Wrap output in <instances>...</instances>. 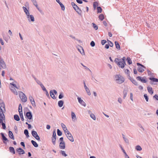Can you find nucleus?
Listing matches in <instances>:
<instances>
[{
	"mask_svg": "<svg viewBox=\"0 0 158 158\" xmlns=\"http://www.w3.org/2000/svg\"><path fill=\"white\" fill-rule=\"evenodd\" d=\"M71 5L73 9L79 15H81L82 11L79 8V7L74 2H72Z\"/></svg>",
	"mask_w": 158,
	"mask_h": 158,
	"instance_id": "3",
	"label": "nucleus"
},
{
	"mask_svg": "<svg viewBox=\"0 0 158 158\" xmlns=\"http://www.w3.org/2000/svg\"><path fill=\"white\" fill-rule=\"evenodd\" d=\"M106 42V40H102L101 41V44L102 45H104Z\"/></svg>",
	"mask_w": 158,
	"mask_h": 158,
	"instance_id": "59",
	"label": "nucleus"
},
{
	"mask_svg": "<svg viewBox=\"0 0 158 158\" xmlns=\"http://www.w3.org/2000/svg\"><path fill=\"white\" fill-rule=\"evenodd\" d=\"M24 133L25 135L27 138H28L29 137V132L27 130L25 129L24 130Z\"/></svg>",
	"mask_w": 158,
	"mask_h": 158,
	"instance_id": "32",
	"label": "nucleus"
},
{
	"mask_svg": "<svg viewBox=\"0 0 158 158\" xmlns=\"http://www.w3.org/2000/svg\"><path fill=\"white\" fill-rule=\"evenodd\" d=\"M143 96L145 98L146 101L148 102V97L146 94H145L143 95Z\"/></svg>",
	"mask_w": 158,
	"mask_h": 158,
	"instance_id": "49",
	"label": "nucleus"
},
{
	"mask_svg": "<svg viewBox=\"0 0 158 158\" xmlns=\"http://www.w3.org/2000/svg\"><path fill=\"white\" fill-rule=\"evenodd\" d=\"M123 139H124V141H125V142L126 143H127L128 144L129 143V140L127 139L126 138H125Z\"/></svg>",
	"mask_w": 158,
	"mask_h": 158,
	"instance_id": "63",
	"label": "nucleus"
},
{
	"mask_svg": "<svg viewBox=\"0 0 158 158\" xmlns=\"http://www.w3.org/2000/svg\"><path fill=\"white\" fill-rule=\"evenodd\" d=\"M52 138H53L54 139L56 138V131L55 130H54L53 132Z\"/></svg>",
	"mask_w": 158,
	"mask_h": 158,
	"instance_id": "47",
	"label": "nucleus"
},
{
	"mask_svg": "<svg viewBox=\"0 0 158 158\" xmlns=\"http://www.w3.org/2000/svg\"><path fill=\"white\" fill-rule=\"evenodd\" d=\"M19 113L22 112V108L21 104H19Z\"/></svg>",
	"mask_w": 158,
	"mask_h": 158,
	"instance_id": "40",
	"label": "nucleus"
},
{
	"mask_svg": "<svg viewBox=\"0 0 158 158\" xmlns=\"http://www.w3.org/2000/svg\"><path fill=\"white\" fill-rule=\"evenodd\" d=\"M127 60L129 64H131L132 63V61L130 57H127Z\"/></svg>",
	"mask_w": 158,
	"mask_h": 158,
	"instance_id": "33",
	"label": "nucleus"
},
{
	"mask_svg": "<svg viewBox=\"0 0 158 158\" xmlns=\"http://www.w3.org/2000/svg\"><path fill=\"white\" fill-rule=\"evenodd\" d=\"M8 135L9 137L11 139H12L13 140H14L15 139V138L13 135V133L11 131H9Z\"/></svg>",
	"mask_w": 158,
	"mask_h": 158,
	"instance_id": "16",
	"label": "nucleus"
},
{
	"mask_svg": "<svg viewBox=\"0 0 158 158\" xmlns=\"http://www.w3.org/2000/svg\"><path fill=\"white\" fill-rule=\"evenodd\" d=\"M28 20L29 22H34L35 21V19L33 16L32 15H27Z\"/></svg>",
	"mask_w": 158,
	"mask_h": 158,
	"instance_id": "12",
	"label": "nucleus"
},
{
	"mask_svg": "<svg viewBox=\"0 0 158 158\" xmlns=\"http://www.w3.org/2000/svg\"><path fill=\"white\" fill-rule=\"evenodd\" d=\"M90 117L94 120H96V117L93 114H91L90 115Z\"/></svg>",
	"mask_w": 158,
	"mask_h": 158,
	"instance_id": "46",
	"label": "nucleus"
},
{
	"mask_svg": "<svg viewBox=\"0 0 158 158\" xmlns=\"http://www.w3.org/2000/svg\"><path fill=\"white\" fill-rule=\"evenodd\" d=\"M85 90L87 94L88 95L90 96L91 95V93L89 88H87L85 89Z\"/></svg>",
	"mask_w": 158,
	"mask_h": 158,
	"instance_id": "44",
	"label": "nucleus"
},
{
	"mask_svg": "<svg viewBox=\"0 0 158 158\" xmlns=\"http://www.w3.org/2000/svg\"><path fill=\"white\" fill-rule=\"evenodd\" d=\"M71 117L73 120V121L74 119L75 120L76 119V116L75 113L73 112H71Z\"/></svg>",
	"mask_w": 158,
	"mask_h": 158,
	"instance_id": "24",
	"label": "nucleus"
},
{
	"mask_svg": "<svg viewBox=\"0 0 158 158\" xmlns=\"http://www.w3.org/2000/svg\"><path fill=\"white\" fill-rule=\"evenodd\" d=\"M61 126L63 130H65V131H67V129L66 126L63 123H61Z\"/></svg>",
	"mask_w": 158,
	"mask_h": 158,
	"instance_id": "36",
	"label": "nucleus"
},
{
	"mask_svg": "<svg viewBox=\"0 0 158 158\" xmlns=\"http://www.w3.org/2000/svg\"><path fill=\"white\" fill-rule=\"evenodd\" d=\"M20 144L21 146L23 147V148L25 149V145L24 144V143L23 142H22L20 143Z\"/></svg>",
	"mask_w": 158,
	"mask_h": 158,
	"instance_id": "60",
	"label": "nucleus"
},
{
	"mask_svg": "<svg viewBox=\"0 0 158 158\" xmlns=\"http://www.w3.org/2000/svg\"><path fill=\"white\" fill-rule=\"evenodd\" d=\"M9 151L10 152L12 153L13 154H15V151L14 148L12 147H10L9 148Z\"/></svg>",
	"mask_w": 158,
	"mask_h": 158,
	"instance_id": "20",
	"label": "nucleus"
},
{
	"mask_svg": "<svg viewBox=\"0 0 158 158\" xmlns=\"http://www.w3.org/2000/svg\"><path fill=\"white\" fill-rule=\"evenodd\" d=\"M40 86L41 87L42 89L44 91H46L47 89H46L44 87V85H43V84H42V85H41Z\"/></svg>",
	"mask_w": 158,
	"mask_h": 158,
	"instance_id": "57",
	"label": "nucleus"
},
{
	"mask_svg": "<svg viewBox=\"0 0 158 158\" xmlns=\"http://www.w3.org/2000/svg\"><path fill=\"white\" fill-rule=\"evenodd\" d=\"M4 119V122L5 123V115H4L2 116V115H0V119Z\"/></svg>",
	"mask_w": 158,
	"mask_h": 158,
	"instance_id": "52",
	"label": "nucleus"
},
{
	"mask_svg": "<svg viewBox=\"0 0 158 158\" xmlns=\"http://www.w3.org/2000/svg\"><path fill=\"white\" fill-rule=\"evenodd\" d=\"M114 43L116 46V48L118 50H120V47L118 42L117 41H115L114 42Z\"/></svg>",
	"mask_w": 158,
	"mask_h": 158,
	"instance_id": "23",
	"label": "nucleus"
},
{
	"mask_svg": "<svg viewBox=\"0 0 158 158\" xmlns=\"http://www.w3.org/2000/svg\"><path fill=\"white\" fill-rule=\"evenodd\" d=\"M128 92V90L127 89H124L123 91V99H125L127 95V93Z\"/></svg>",
	"mask_w": 158,
	"mask_h": 158,
	"instance_id": "25",
	"label": "nucleus"
},
{
	"mask_svg": "<svg viewBox=\"0 0 158 158\" xmlns=\"http://www.w3.org/2000/svg\"><path fill=\"white\" fill-rule=\"evenodd\" d=\"M64 97L63 94L62 92H61L59 95V98L60 99H61L62 98Z\"/></svg>",
	"mask_w": 158,
	"mask_h": 158,
	"instance_id": "50",
	"label": "nucleus"
},
{
	"mask_svg": "<svg viewBox=\"0 0 158 158\" xmlns=\"http://www.w3.org/2000/svg\"><path fill=\"white\" fill-rule=\"evenodd\" d=\"M99 19L101 21L103 20L104 19V16L103 14H101L99 16Z\"/></svg>",
	"mask_w": 158,
	"mask_h": 158,
	"instance_id": "38",
	"label": "nucleus"
},
{
	"mask_svg": "<svg viewBox=\"0 0 158 158\" xmlns=\"http://www.w3.org/2000/svg\"><path fill=\"white\" fill-rule=\"evenodd\" d=\"M81 49L78 48V50L80 52V53L82 55H85V52L83 48L81 46L80 47Z\"/></svg>",
	"mask_w": 158,
	"mask_h": 158,
	"instance_id": "18",
	"label": "nucleus"
},
{
	"mask_svg": "<svg viewBox=\"0 0 158 158\" xmlns=\"http://www.w3.org/2000/svg\"><path fill=\"white\" fill-rule=\"evenodd\" d=\"M98 3L97 2H94L93 3V7L94 10H95L97 6H98Z\"/></svg>",
	"mask_w": 158,
	"mask_h": 158,
	"instance_id": "37",
	"label": "nucleus"
},
{
	"mask_svg": "<svg viewBox=\"0 0 158 158\" xmlns=\"http://www.w3.org/2000/svg\"><path fill=\"white\" fill-rule=\"evenodd\" d=\"M56 1L60 4V7L61 8L62 10H65V7L63 4L60 2V0H56Z\"/></svg>",
	"mask_w": 158,
	"mask_h": 158,
	"instance_id": "17",
	"label": "nucleus"
},
{
	"mask_svg": "<svg viewBox=\"0 0 158 158\" xmlns=\"http://www.w3.org/2000/svg\"><path fill=\"white\" fill-rule=\"evenodd\" d=\"M60 152L61 153L62 155L64 156H67V155L65 153V151H64L61 150Z\"/></svg>",
	"mask_w": 158,
	"mask_h": 158,
	"instance_id": "48",
	"label": "nucleus"
},
{
	"mask_svg": "<svg viewBox=\"0 0 158 158\" xmlns=\"http://www.w3.org/2000/svg\"><path fill=\"white\" fill-rule=\"evenodd\" d=\"M50 94L51 97L52 98L54 99H55L56 98L54 95V93L52 92V90H51L50 91Z\"/></svg>",
	"mask_w": 158,
	"mask_h": 158,
	"instance_id": "21",
	"label": "nucleus"
},
{
	"mask_svg": "<svg viewBox=\"0 0 158 158\" xmlns=\"http://www.w3.org/2000/svg\"><path fill=\"white\" fill-rule=\"evenodd\" d=\"M31 143H32V144H33V145L35 147L37 148V147H38V145L35 141L33 140H31Z\"/></svg>",
	"mask_w": 158,
	"mask_h": 158,
	"instance_id": "26",
	"label": "nucleus"
},
{
	"mask_svg": "<svg viewBox=\"0 0 158 158\" xmlns=\"http://www.w3.org/2000/svg\"><path fill=\"white\" fill-rule=\"evenodd\" d=\"M3 107L5 110L4 103L2 101H0V108Z\"/></svg>",
	"mask_w": 158,
	"mask_h": 158,
	"instance_id": "31",
	"label": "nucleus"
},
{
	"mask_svg": "<svg viewBox=\"0 0 158 158\" xmlns=\"http://www.w3.org/2000/svg\"><path fill=\"white\" fill-rule=\"evenodd\" d=\"M97 13H101L102 11V8L100 6H98L97 7Z\"/></svg>",
	"mask_w": 158,
	"mask_h": 158,
	"instance_id": "39",
	"label": "nucleus"
},
{
	"mask_svg": "<svg viewBox=\"0 0 158 158\" xmlns=\"http://www.w3.org/2000/svg\"><path fill=\"white\" fill-rule=\"evenodd\" d=\"M135 149L137 151H141L142 150V149L141 148V146L139 145H137L135 147Z\"/></svg>",
	"mask_w": 158,
	"mask_h": 158,
	"instance_id": "41",
	"label": "nucleus"
},
{
	"mask_svg": "<svg viewBox=\"0 0 158 158\" xmlns=\"http://www.w3.org/2000/svg\"><path fill=\"white\" fill-rule=\"evenodd\" d=\"M132 83L134 84L135 85H138V82L136 81L134 79H131V81Z\"/></svg>",
	"mask_w": 158,
	"mask_h": 158,
	"instance_id": "34",
	"label": "nucleus"
},
{
	"mask_svg": "<svg viewBox=\"0 0 158 158\" xmlns=\"http://www.w3.org/2000/svg\"><path fill=\"white\" fill-rule=\"evenodd\" d=\"M31 103L33 106H35V102L34 100L32 101L31 102Z\"/></svg>",
	"mask_w": 158,
	"mask_h": 158,
	"instance_id": "61",
	"label": "nucleus"
},
{
	"mask_svg": "<svg viewBox=\"0 0 158 158\" xmlns=\"http://www.w3.org/2000/svg\"><path fill=\"white\" fill-rule=\"evenodd\" d=\"M19 114L20 117L21 118V120L22 121H23L24 120V118H23V112H21V113H19Z\"/></svg>",
	"mask_w": 158,
	"mask_h": 158,
	"instance_id": "43",
	"label": "nucleus"
},
{
	"mask_svg": "<svg viewBox=\"0 0 158 158\" xmlns=\"http://www.w3.org/2000/svg\"><path fill=\"white\" fill-rule=\"evenodd\" d=\"M36 82L40 86H41V85L43 84L38 79L36 81Z\"/></svg>",
	"mask_w": 158,
	"mask_h": 158,
	"instance_id": "55",
	"label": "nucleus"
},
{
	"mask_svg": "<svg viewBox=\"0 0 158 158\" xmlns=\"http://www.w3.org/2000/svg\"><path fill=\"white\" fill-rule=\"evenodd\" d=\"M64 103V101L62 100H60L58 102V105L60 107H62Z\"/></svg>",
	"mask_w": 158,
	"mask_h": 158,
	"instance_id": "27",
	"label": "nucleus"
},
{
	"mask_svg": "<svg viewBox=\"0 0 158 158\" xmlns=\"http://www.w3.org/2000/svg\"><path fill=\"white\" fill-rule=\"evenodd\" d=\"M52 142L53 144V145H55L56 144V138L54 139L53 138H52Z\"/></svg>",
	"mask_w": 158,
	"mask_h": 158,
	"instance_id": "51",
	"label": "nucleus"
},
{
	"mask_svg": "<svg viewBox=\"0 0 158 158\" xmlns=\"http://www.w3.org/2000/svg\"><path fill=\"white\" fill-rule=\"evenodd\" d=\"M25 115L26 116V118H27V119H28L30 120L32 118V115L31 112L30 111L27 112Z\"/></svg>",
	"mask_w": 158,
	"mask_h": 158,
	"instance_id": "10",
	"label": "nucleus"
},
{
	"mask_svg": "<svg viewBox=\"0 0 158 158\" xmlns=\"http://www.w3.org/2000/svg\"><path fill=\"white\" fill-rule=\"evenodd\" d=\"M148 92L151 94H152L153 93V91L152 90V89L151 87H147Z\"/></svg>",
	"mask_w": 158,
	"mask_h": 158,
	"instance_id": "22",
	"label": "nucleus"
},
{
	"mask_svg": "<svg viewBox=\"0 0 158 158\" xmlns=\"http://www.w3.org/2000/svg\"><path fill=\"white\" fill-rule=\"evenodd\" d=\"M93 27V28L96 30L98 29V26L94 23H92Z\"/></svg>",
	"mask_w": 158,
	"mask_h": 158,
	"instance_id": "45",
	"label": "nucleus"
},
{
	"mask_svg": "<svg viewBox=\"0 0 158 158\" xmlns=\"http://www.w3.org/2000/svg\"><path fill=\"white\" fill-rule=\"evenodd\" d=\"M76 1L78 3L80 4H81L83 3L82 0H76Z\"/></svg>",
	"mask_w": 158,
	"mask_h": 158,
	"instance_id": "64",
	"label": "nucleus"
},
{
	"mask_svg": "<svg viewBox=\"0 0 158 158\" xmlns=\"http://www.w3.org/2000/svg\"><path fill=\"white\" fill-rule=\"evenodd\" d=\"M114 62L119 67H121L122 69L123 68L125 65L126 64L125 61H124V62L123 61H120V59L118 58L115 59Z\"/></svg>",
	"mask_w": 158,
	"mask_h": 158,
	"instance_id": "2",
	"label": "nucleus"
},
{
	"mask_svg": "<svg viewBox=\"0 0 158 158\" xmlns=\"http://www.w3.org/2000/svg\"><path fill=\"white\" fill-rule=\"evenodd\" d=\"M57 134L59 136H60L62 135V132L61 131L58 129H57Z\"/></svg>",
	"mask_w": 158,
	"mask_h": 158,
	"instance_id": "42",
	"label": "nucleus"
},
{
	"mask_svg": "<svg viewBox=\"0 0 158 158\" xmlns=\"http://www.w3.org/2000/svg\"><path fill=\"white\" fill-rule=\"evenodd\" d=\"M114 79L116 82L118 84H121L124 81V79L120 74H116L115 75Z\"/></svg>",
	"mask_w": 158,
	"mask_h": 158,
	"instance_id": "1",
	"label": "nucleus"
},
{
	"mask_svg": "<svg viewBox=\"0 0 158 158\" xmlns=\"http://www.w3.org/2000/svg\"><path fill=\"white\" fill-rule=\"evenodd\" d=\"M77 99L78 100V101L79 102L82 106H86V104L85 102L81 99V98L78 97Z\"/></svg>",
	"mask_w": 158,
	"mask_h": 158,
	"instance_id": "13",
	"label": "nucleus"
},
{
	"mask_svg": "<svg viewBox=\"0 0 158 158\" xmlns=\"http://www.w3.org/2000/svg\"><path fill=\"white\" fill-rule=\"evenodd\" d=\"M149 79L153 82H158V79L154 77H149Z\"/></svg>",
	"mask_w": 158,
	"mask_h": 158,
	"instance_id": "29",
	"label": "nucleus"
},
{
	"mask_svg": "<svg viewBox=\"0 0 158 158\" xmlns=\"http://www.w3.org/2000/svg\"><path fill=\"white\" fill-rule=\"evenodd\" d=\"M90 45L92 47H94L95 45V42L93 41H92L90 43Z\"/></svg>",
	"mask_w": 158,
	"mask_h": 158,
	"instance_id": "54",
	"label": "nucleus"
},
{
	"mask_svg": "<svg viewBox=\"0 0 158 158\" xmlns=\"http://www.w3.org/2000/svg\"><path fill=\"white\" fill-rule=\"evenodd\" d=\"M137 65L139 67L138 69V71L140 73H142L144 70L143 68H145V67L141 64L137 63Z\"/></svg>",
	"mask_w": 158,
	"mask_h": 158,
	"instance_id": "5",
	"label": "nucleus"
},
{
	"mask_svg": "<svg viewBox=\"0 0 158 158\" xmlns=\"http://www.w3.org/2000/svg\"><path fill=\"white\" fill-rule=\"evenodd\" d=\"M0 134L2 137V139L3 141V143L5 144H7V142H8L9 140L5 136L3 133H1Z\"/></svg>",
	"mask_w": 158,
	"mask_h": 158,
	"instance_id": "9",
	"label": "nucleus"
},
{
	"mask_svg": "<svg viewBox=\"0 0 158 158\" xmlns=\"http://www.w3.org/2000/svg\"><path fill=\"white\" fill-rule=\"evenodd\" d=\"M16 151L19 152V154L20 155L25 153L24 151L21 148H17L16 149Z\"/></svg>",
	"mask_w": 158,
	"mask_h": 158,
	"instance_id": "14",
	"label": "nucleus"
},
{
	"mask_svg": "<svg viewBox=\"0 0 158 158\" xmlns=\"http://www.w3.org/2000/svg\"><path fill=\"white\" fill-rule=\"evenodd\" d=\"M0 63L1 64V65H0V69H1V67H2L3 69H5L6 68V66L5 62L3 60L2 58L0 56Z\"/></svg>",
	"mask_w": 158,
	"mask_h": 158,
	"instance_id": "8",
	"label": "nucleus"
},
{
	"mask_svg": "<svg viewBox=\"0 0 158 158\" xmlns=\"http://www.w3.org/2000/svg\"><path fill=\"white\" fill-rule=\"evenodd\" d=\"M14 119L17 121H19L20 120L19 115L17 114H15L14 116Z\"/></svg>",
	"mask_w": 158,
	"mask_h": 158,
	"instance_id": "30",
	"label": "nucleus"
},
{
	"mask_svg": "<svg viewBox=\"0 0 158 158\" xmlns=\"http://www.w3.org/2000/svg\"><path fill=\"white\" fill-rule=\"evenodd\" d=\"M23 10L25 13L26 14V15H27L29 14V10L28 9H27L26 7L25 6H23Z\"/></svg>",
	"mask_w": 158,
	"mask_h": 158,
	"instance_id": "19",
	"label": "nucleus"
},
{
	"mask_svg": "<svg viewBox=\"0 0 158 158\" xmlns=\"http://www.w3.org/2000/svg\"><path fill=\"white\" fill-rule=\"evenodd\" d=\"M146 78L142 77H141L138 76L136 77V79L138 80L141 81L143 83H146L147 80L145 79Z\"/></svg>",
	"mask_w": 158,
	"mask_h": 158,
	"instance_id": "11",
	"label": "nucleus"
},
{
	"mask_svg": "<svg viewBox=\"0 0 158 158\" xmlns=\"http://www.w3.org/2000/svg\"><path fill=\"white\" fill-rule=\"evenodd\" d=\"M65 135L68 139L71 142H73L74 140L73 137L71 134L68 131V133L65 134Z\"/></svg>",
	"mask_w": 158,
	"mask_h": 158,
	"instance_id": "7",
	"label": "nucleus"
},
{
	"mask_svg": "<svg viewBox=\"0 0 158 158\" xmlns=\"http://www.w3.org/2000/svg\"><path fill=\"white\" fill-rule=\"evenodd\" d=\"M109 43H110V44H109L110 46L111 47H112L113 46V43L111 42V41L110 40H108Z\"/></svg>",
	"mask_w": 158,
	"mask_h": 158,
	"instance_id": "58",
	"label": "nucleus"
},
{
	"mask_svg": "<svg viewBox=\"0 0 158 158\" xmlns=\"http://www.w3.org/2000/svg\"><path fill=\"white\" fill-rule=\"evenodd\" d=\"M19 94L22 101L23 102H27V97L23 92L21 91L19 92Z\"/></svg>",
	"mask_w": 158,
	"mask_h": 158,
	"instance_id": "4",
	"label": "nucleus"
},
{
	"mask_svg": "<svg viewBox=\"0 0 158 158\" xmlns=\"http://www.w3.org/2000/svg\"><path fill=\"white\" fill-rule=\"evenodd\" d=\"M59 147L60 149H64L65 148V143L64 142H60Z\"/></svg>",
	"mask_w": 158,
	"mask_h": 158,
	"instance_id": "15",
	"label": "nucleus"
},
{
	"mask_svg": "<svg viewBox=\"0 0 158 158\" xmlns=\"http://www.w3.org/2000/svg\"><path fill=\"white\" fill-rule=\"evenodd\" d=\"M31 1L32 2L33 4L36 6V8L39 10L37 3L36 0H31Z\"/></svg>",
	"mask_w": 158,
	"mask_h": 158,
	"instance_id": "28",
	"label": "nucleus"
},
{
	"mask_svg": "<svg viewBox=\"0 0 158 158\" xmlns=\"http://www.w3.org/2000/svg\"><path fill=\"white\" fill-rule=\"evenodd\" d=\"M2 129H5L6 128V126L5 123L4 122V123H2Z\"/></svg>",
	"mask_w": 158,
	"mask_h": 158,
	"instance_id": "56",
	"label": "nucleus"
},
{
	"mask_svg": "<svg viewBox=\"0 0 158 158\" xmlns=\"http://www.w3.org/2000/svg\"><path fill=\"white\" fill-rule=\"evenodd\" d=\"M11 90L15 95H18V93L15 88L11 89Z\"/></svg>",
	"mask_w": 158,
	"mask_h": 158,
	"instance_id": "35",
	"label": "nucleus"
},
{
	"mask_svg": "<svg viewBox=\"0 0 158 158\" xmlns=\"http://www.w3.org/2000/svg\"><path fill=\"white\" fill-rule=\"evenodd\" d=\"M45 92H46V95L47 96V97H48V98H50V97L49 94H48V91L47 90H46V91H45Z\"/></svg>",
	"mask_w": 158,
	"mask_h": 158,
	"instance_id": "62",
	"label": "nucleus"
},
{
	"mask_svg": "<svg viewBox=\"0 0 158 158\" xmlns=\"http://www.w3.org/2000/svg\"><path fill=\"white\" fill-rule=\"evenodd\" d=\"M31 134L35 138L36 140L39 141H40V137L36 131L34 130L32 131Z\"/></svg>",
	"mask_w": 158,
	"mask_h": 158,
	"instance_id": "6",
	"label": "nucleus"
},
{
	"mask_svg": "<svg viewBox=\"0 0 158 158\" xmlns=\"http://www.w3.org/2000/svg\"><path fill=\"white\" fill-rule=\"evenodd\" d=\"M81 64L85 68V69L89 70L90 72H91V70H90L86 66H85L82 63H81Z\"/></svg>",
	"mask_w": 158,
	"mask_h": 158,
	"instance_id": "53",
	"label": "nucleus"
}]
</instances>
